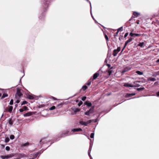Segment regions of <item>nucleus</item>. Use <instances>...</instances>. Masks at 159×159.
<instances>
[{"label":"nucleus","mask_w":159,"mask_h":159,"mask_svg":"<svg viewBox=\"0 0 159 159\" xmlns=\"http://www.w3.org/2000/svg\"><path fill=\"white\" fill-rule=\"evenodd\" d=\"M94 106L93 107L90 108V109L88 111L85 112V114L86 115L89 116L90 114L92 113L94 111Z\"/></svg>","instance_id":"1"},{"label":"nucleus","mask_w":159,"mask_h":159,"mask_svg":"<svg viewBox=\"0 0 159 159\" xmlns=\"http://www.w3.org/2000/svg\"><path fill=\"white\" fill-rule=\"evenodd\" d=\"M22 94L20 92V89L19 88L17 89V92L16 94V96L18 98L20 97Z\"/></svg>","instance_id":"2"},{"label":"nucleus","mask_w":159,"mask_h":159,"mask_svg":"<svg viewBox=\"0 0 159 159\" xmlns=\"http://www.w3.org/2000/svg\"><path fill=\"white\" fill-rule=\"evenodd\" d=\"M13 156V155H12V154H10L5 156H1L0 157L2 159H8L12 157Z\"/></svg>","instance_id":"3"},{"label":"nucleus","mask_w":159,"mask_h":159,"mask_svg":"<svg viewBox=\"0 0 159 159\" xmlns=\"http://www.w3.org/2000/svg\"><path fill=\"white\" fill-rule=\"evenodd\" d=\"M114 68V67H112L108 70V72L109 73V75H110L113 72V71L112 70V69Z\"/></svg>","instance_id":"4"},{"label":"nucleus","mask_w":159,"mask_h":159,"mask_svg":"<svg viewBox=\"0 0 159 159\" xmlns=\"http://www.w3.org/2000/svg\"><path fill=\"white\" fill-rule=\"evenodd\" d=\"M82 129H81L80 128H77V129H74L72 130V131L73 132H77L79 131H82Z\"/></svg>","instance_id":"5"},{"label":"nucleus","mask_w":159,"mask_h":159,"mask_svg":"<svg viewBox=\"0 0 159 159\" xmlns=\"http://www.w3.org/2000/svg\"><path fill=\"white\" fill-rule=\"evenodd\" d=\"M145 43L144 42H140L139 43V44H138L137 46H140L141 48H143L145 45Z\"/></svg>","instance_id":"6"},{"label":"nucleus","mask_w":159,"mask_h":159,"mask_svg":"<svg viewBox=\"0 0 159 159\" xmlns=\"http://www.w3.org/2000/svg\"><path fill=\"white\" fill-rule=\"evenodd\" d=\"M130 70V68L129 67H127L124 68L122 72L123 73H124L128 70Z\"/></svg>","instance_id":"7"},{"label":"nucleus","mask_w":159,"mask_h":159,"mask_svg":"<svg viewBox=\"0 0 159 159\" xmlns=\"http://www.w3.org/2000/svg\"><path fill=\"white\" fill-rule=\"evenodd\" d=\"M79 123L80 124H81L82 125H83L85 126L87 125V123H86V122L83 121L81 120H80Z\"/></svg>","instance_id":"8"},{"label":"nucleus","mask_w":159,"mask_h":159,"mask_svg":"<svg viewBox=\"0 0 159 159\" xmlns=\"http://www.w3.org/2000/svg\"><path fill=\"white\" fill-rule=\"evenodd\" d=\"M148 81H155L156 80V79L152 78V77H149L148 78Z\"/></svg>","instance_id":"9"},{"label":"nucleus","mask_w":159,"mask_h":159,"mask_svg":"<svg viewBox=\"0 0 159 159\" xmlns=\"http://www.w3.org/2000/svg\"><path fill=\"white\" fill-rule=\"evenodd\" d=\"M133 39V38H132L130 37L129 39L125 43V46H126L127 45L129 42H130Z\"/></svg>","instance_id":"10"},{"label":"nucleus","mask_w":159,"mask_h":159,"mask_svg":"<svg viewBox=\"0 0 159 159\" xmlns=\"http://www.w3.org/2000/svg\"><path fill=\"white\" fill-rule=\"evenodd\" d=\"M32 115V113L31 112H28L27 113L24 114L23 116H31Z\"/></svg>","instance_id":"11"},{"label":"nucleus","mask_w":159,"mask_h":159,"mask_svg":"<svg viewBox=\"0 0 159 159\" xmlns=\"http://www.w3.org/2000/svg\"><path fill=\"white\" fill-rule=\"evenodd\" d=\"M99 75V74L97 73L94 74L93 75V79H92L93 80H94L96 79L98 77V76Z\"/></svg>","instance_id":"12"},{"label":"nucleus","mask_w":159,"mask_h":159,"mask_svg":"<svg viewBox=\"0 0 159 159\" xmlns=\"http://www.w3.org/2000/svg\"><path fill=\"white\" fill-rule=\"evenodd\" d=\"M85 105H86L88 107H90L92 106V103L90 102H85Z\"/></svg>","instance_id":"13"},{"label":"nucleus","mask_w":159,"mask_h":159,"mask_svg":"<svg viewBox=\"0 0 159 159\" xmlns=\"http://www.w3.org/2000/svg\"><path fill=\"white\" fill-rule=\"evenodd\" d=\"M124 86L125 87H134L133 85L130 84H128V83H126V84H125L124 85Z\"/></svg>","instance_id":"14"},{"label":"nucleus","mask_w":159,"mask_h":159,"mask_svg":"<svg viewBox=\"0 0 159 159\" xmlns=\"http://www.w3.org/2000/svg\"><path fill=\"white\" fill-rule=\"evenodd\" d=\"M13 109V107L11 106L9 107L8 108V111L10 113H11Z\"/></svg>","instance_id":"15"},{"label":"nucleus","mask_w":159,"mask_h":159,"mask_svg":"<svg viewBox=\"0 0 159 159\" xmlns=\"http://www.w3.org/2000/svg\"><path fill=\"white\" fill-rule=\"evenodd\" d=\"M69 131L68 130H66L65 132H64V133H62V134L61 135L60 137H64L65 136L64 135H65L66 134H67L69 133Z\"/></svg>","instance_id":"16"},{"label":"nucleus","mask_w":159,"mask_h":159,"mask_svg":"<svg viewBox=\"0 0 159 159\" xmlns=\"http://www.w3.org/2000/svg\"><path fill=\"white\" fill-rule=\"evenodd\" d=\"M118 52V51H117L115 49L113 51V54L114 56L115 57L116 56L117 53Z\"/></svg>","instance_id":"17"},{"label":"nucleus","mask_w":159,"mask_h":159,"mask_svg":"<svg viewBox=\"0 0 159 159\" xmlns=\"http://www.w3.org/2000/svg\"><path fill=\"white\" fill-rule=\"evenodd\" d=\"M92 81H93L92 79H90L87 82L86 84L88 85H90L91 84V83Z\"/></svg>","instance_id":"18"},{"label":"nucleus","mask_w":159,"mask_h":159,"mask_svg":"<svg viewBox=\"0 0 159 159\" xmlns=\"http://www.w3.org/2000/svg\"><path fill=\"white\" fill-rule=\"evenodd\" d=\"M29 145V143L28 142H27L24 144H23L21 145V146L22 147H25V146H28Z\"/></svg>","instance_id":"19"},{"label":"nucleus","mask_w":159,"mask_h":159,"mask_svg":"<svg viewBox=\"0 0 159 159\" xmlns=\"http://www.w3.org/2000/svg\"><path fill=\"white\" fill-rule=\"evenodd\" d=\"M138 82H139V81H136L135 82H134V87H139L140 85L137 84V83Z\"/></svg>","instance_id":"20"},{"label":"nucleus","mask_w":159,"mask_h":159,"mask_svg":"<svg viewBox=\"0 0 159 159\" xmlns=\"http://www.w3.org/2000/svg\"><path fill=\"white\" fill-rule=\"evenodd\" d=\"M139 13L136 12H134L133 13V15L135 17H137L139 15Z\"/></svg>","instance_id":"21"},{"label":"nucleus","mask_w":159,"mask_h":159,"mask_svg":"<svg viewBox=\"0 0 159 159\" xmlns=\"http://www.w3.org/2000/svg\"><path fill=\"white\" fill-rule=\"evenodd\" d=\"M8 96V94L4 93L3 94L1 99H2L6 97H7Z\"/></svg>","instance_id":"22"},{"label":"nucleus","mask_w":159,"mask_h":159,"mask_svg":"<svg viewBox=\"0 0 159 159\" xmlns=\"http://www.w3.org/2000/svg\"><path fill=\"white\" fill-rule=\"evenodd\" d=\"M135 95V93H130V94H127L126 95V97H129L131 96H134Z\"/></svg>","instance_id":"23"},{"label":"nucleus","mask_w":159,"mask_h":159,"mask_svg":"<svg viewBox=\"0 0 159 159\" xmlns=\"http://www.w3.org/2000/svg\"><path fill=\"white\" fill-rule=\"evenodd\" d=\"M136 73L139 75H142L143 74V72H141L139 71H136Z\"/></svg>","instance_id":"24"},{"label":"nucleus","mask_w":159,"mask_h":159,"mask_svg":"<svg viewBox=\"0 0 159 159\" xmlns=\"http://www.w3.org/2000/svg\"><path fill=\"white\" fill-rule=\"evenodd\" d=\"M73 110L75 112H76L79 111H80V110L79 108H76L75 110Z\"/></svg>","instance_id":"25"},{"label":"nucleus","mask_w":159,"mask_h":159,"mask_svg":"<svg viewBox=\"0 0 159 159\" xmlns=\"http://www.w3.org/2000/svg\"><path fill=\"white\" fill-rule=\"evenodd\" d=\"M9 123L10 125H12L13 124V121L11 120H9Z\"/></svg>","instance_id":"26"},{"label":"nucleus","mask_w":159,"mask_h":159,"mask_svg":"<svg viewBox=\"0 0 159 159\" xmlns=\"http://www.w3.org/2000/svg\"><path fill=\"white\" fill-rule=\"evenodd\" d=\"M10 140V139H9L8 137H7L5 138V142L6 143H7L8 142H9V141Z\"/></svg>","instance_id":"27"},{"label":"nucleus","mask_w":159,"mask_h":159,"mask_svg":"<svg viewBox=\"0 0 159 159\" xmlns=\"http://www.w3.org/2000/svg\"><path fill=\"white\" fill-rule=\"evenodd\" d=\"M87 88V87L86 85H84V86H83L82 89L84 91L85 89H86Z\"/></svg>","instance_id":"28"},{"label":"nucleus","mask_w":159,"mask_h":159,"mask_svg":"<svg viewBox=\"0 0 159 159\" xmlns=\"http://www.w3.org/2000/svg\"><path fill=\"white\" fill-rule=\"evenodd\" d=\"M123 30V27H121L117 29V31H118V32H119L120 30L122 31Z\"/></svg>","instance_id":"29"},{"label":"nucleus","mask_w":159,"mask_h":159,"mask_svg":"<svg viewBox=\"0 0 159 159\" xmlns=\"http://www.w3.org/2000/svg\"><path fill=\"white\" fill-rule=\"evenodd\" d=\"M93 120H89L87 121L86 122V123H87V125L88 124H90V123H91V122L92 121H93Z\"/></svg>","instance_id":"30"},{"label":"nucleus","mask_w":159,"mask_h":159,"mask_svg":"<svg viewBox=\"0 0 159 159\" xmlns=\"http://www.w3.org/2000/svg\"><path fill=\"white\" fill-rule=\"evenodd\" d=\"M15 138V136L13 135H11L10 136V139H13Z\"/></svg>","instance_id":"31"},{"label":"nucleus","mask_w":159,"mask_h":159,"mask_svg":"<svg viewBox=\"0 0 159 159\" xmlns=\"http://www.w3.org/2000/svg\"><path fill=\"white\" fill-rule=\"evenodd\" d=\"M55 109V106H53L52 107H51L50 108H49V110H53L54 109Z\"/></svg>","instance_id":"32"},{"label":"nucleus","mask_w":159,"mask_h":159,"mask_svg":"<svg viewBox=\"0 0 159 159\" xmlns=\"http://www.w3.org/2000/svg\"><path fill=\"white\" fill-rule=\"evenodd\" d=\"M25 155L23 154H20L19 155V157L20 158L22 157H24Z\"/></svg>","instance_id":"33"},{"label":"nucleus","mask_w":159,"mask_h":159,"mask_svg":"<svg viewBox=\"0 0 159 159\" xmlns=\"http://www.w3.org/2000/svg\"><path fill=\"white\" fill-rule=\"evenodd\" d=\"M83 104V102L82 101H80V102L78 103V106L79 107H80L81 105L82 104Z\"/></svg>","instance_id":"34"},{"label":"nucleus","mask_w":159,"mask_h":159,"mask_svg":"<svg viewBox=\"0 0 159 159\" xmlns=\"http://www.w3.org/2000/svg\"><path fill=\"white\" fill-rule=\"evenodd\" d=\"M144 89V88H140L137 89V90L138 91L142 90Z\"/></svg>","instance_id":"35"},{"label":"nucleus","mask_w":159,"mask_h":159,"mask_svg":"<svg viewBox=\"0 0 159 159\" xmlns=\"http://www.w3.org/2000/svg\"><path fill=\"white\" fill-rule=\"evenodd\" d=\"M6 150L7 151H9L10 150V148L9 146H7L6 148Z\"/></svg>","instance_id":"36"},{"label":"nucleus","mask_w":159,"mask_h":159,"mask_svg":"<svg viewBox=\"0 0 159 159\" xmlns=\"http://www.w3.org/2000/svg\"><path fill=\"white\" fill-rule=\"evenodd\" d=\"M13 103V99H11L10 101V104L12 105Z\"/></svg>","instance_id":"37"},{"label":"nucleus","mask_w":159,"mask_h":159,"mask_svg":"<svg viewBox=\"0 0 159 159\" xmlns=\"http://www.w3.org/2000/svg\"><path fill=\"white\" fill-rule=\"evenodd\" d=\"M94 133H92L90 135V137L92 138H93L94 137Z\"/></svg>","instance_id":"38"},{"label":"nucleus","mask_w":159,"mask_h":159,"mask_svg":"<svg viewBox=\"0 0 159 159\" xmlns=\"http://www.w3.org/2000/svg\"><path fill=\"white\" fill-rule=\"evenodd\" d=\"M141 34H135L134 35L136 36H141Z\"/></svg>","instance_id":"39"},{"label":"nucleus","mask_w":159,"mask_h":159,"mask_svg":"<svg viewBox=\"0 0 159 159\" xmlns=\"http://www.w3.org/2000/svg\"><path fill=\"white\" fill-rule=\"evenodd\" d=\"M86 97L84 96L82 97V98H81V99L82 101H84L86 99Z\"/></svg>","instance_id":"40"},{"label":"nucleus","mask_w":159,"mask_h":159,"mask_svg":"<svg viewBox=\"0 0 159 159\" xmlns=\"http://www.w3.org/2000/svg\"><path fill=\"white\" fill-rule=\"evenodd\" d=\"M45 138H43V139H42L41 141H40V142L41 143H43L44 142V141H45Z\"/></svg>","instance_id":"41"},{"label":"nucleus","mask_w":159,"mask_h":159,"mask_svg":"<svg viewBox=\"0 0 159 159\" xmlns=\"http://www.w3.org/2000/svg\"><path fill=\"white\" fill-rule=\"evenodd\" d=\"M34 97L32 96L29 95V98L30 99H32L34 98Z\"/></svg>","instance_id":"42"},{"label":"nucleus","mask_w":159,"mask_h":159,"mask_svg":"<svg viewBox=\"0 0 159 159\" xmlns=\"http://www.w3.org/2000/svg\"><path fill=\"white\" fill-rule=\"evenodd\" d=\"M105 37L107 41H108V37L107 35L105 34Z\"/></svg>","instance_id":"43"},{"label":"nucleus","mask_w":159,"mask_h":159,"mask_svg":"<svg viewBox=\"0 0 159 159\" xmlns=\"http://www.w3.org/2000/svg\"><path fill=\"white\" fill-rule=\"evenodd\" d=\"M27 103V102L26 101H23L22 102V103H21V105H23L25 104H26Z\"/></svg>","instance_id":"44"},{"label":"nucleus","mask_w":159,"mask_h":159,"mask_svg":"<svg viewBox=\"0 0 159 159\" xmlns=\"http://www.w3.org/2000/svg\"><path fill=\"white\" fill-rule=\"evenodd\" d=\"M134 34H134L133 33H132V32H131L130 33V34H129V35L131 36V37H132L134 35Z\"/></svg>","instance_id":"45"},{"label":"nucleus","mask_w":159,"mask_h":159,"mask_svg":"<svg viewBox=\"0 0 159 159\" xmlns=\"http://www.w3.org/2000/svg\"><path fill=\"white\" fill-rule=\"evenodd\" d=\"M116 50L119 52L120 50V47H118L117 49H116Z\"/></svg>","instance_id":"46"},{"label":"nucleus","mask_w":159,"mask_h":159,"mask_svg":"<svg viewBox=\"0 0 159 159\" xmlns=\"http://www.w3.org/2000/svg\"><path fill=\"white\" fill-rule=\"evenodd\" d=\"M154 73L157 74V75H159V71L155 72Z\"/></svg>","instance_id":"47"},{"label":"nucleus","mask_w":159,"mask_h":159,"mask_svg":"<svg viewBox=\"0 0 159 159\" xmlns=\"http://www.w3.org/2000/svg\"><path fill=\"white\" fill-rule=\"evenodd\" d=\"M128 33H126L125 35H124V37L125 38H126L128 35Z\"/></svg>","instance_id":"48"},{"label":"nucleus","mask_w":159,"mask_h":159,"mask_svg":"<svg viewBox=\"0 0 159 159\" xmlns=\"http://www.w3.org/2000/svg\"><path fill=\"white\" fill-rule=\"evenodd\" d=\"M24 110L22 108H20L19 109V111L20 112H22L24 111Z\"/></svg>","instance_id":"49"},{"label":"nucleus","mask_w":159,"mask_h":159,"mask_svg":"<svg viewBox=\"0 0 159 159\" xmlns=\"http://www.w3.org/2000/svg\"><path fill=\"white\" fill-rule=\"evenodd\" d=\"M154 84L155 85H157L158 84V82H155Z\"/></svg>","instance_id":"50"},{"label":"nucleus","mask_w":159,"mask_h":159,"mask_svg":"<svg viewBox=\"0 0 159 159\" xmlns=\"http://www.w3.org/2000/svg\"><path fill=\"white\" fill-rule=\"evenodd\" d=\"M24 107V110H26L27 109V107L25 106L23 107Z\"/></svg>","instance_id":"51"},{"label":"nucleus","mask_w":159,"mask_h":159,"mask_svg":"<svg viewBox=\"0 0 159 159\" xmlns=\"http://www.w3.org/2000/svg\"><path fill=\"white\" fill-rule=\"evenodd\" d=\"M157 76V75L156 74H153L152 75V76H153V77H156Z\"/></svg>","instance_id":"52"},{"label":"nucleus","mask_w":159,"mask_h":159,"mask_svg":"<svg viewBox=\"0 0 159 159\" xmlns=\"http://www.w3.org/2000/svg\"><path fill=\"white\" fill-rule=\"evenodd\" d=\"M119 32H118V31H117V32L116 33V34L115 35V36H116L117 35Z\"/></svg>","instance_id":"53"},{"label":"nucleus","mask_w":159,"mask_h":159,"mask_svg":"<svg viewBox=\"0 0 159 159\" xmlns=\"http://www.w3.org/2000/svg\"><path fill=\"white\" fill-rule=\"evenodd\" d=\"M107 66L109 68V67H111V65H110V64H107Z\"/></svg>","instance_id":"54"},{"label":"nucleus","mask_w":159,"mask_h":159,"mask_svg":"<svg viewBox=\"0 0 159 159\" xmlns=\"http://www.w3.org/2000/svg\"><path fill=\"white\" fill-rule=\"evenodd\" d=\"M20 101L19 100H17L16 101V103H19Z\"/></svg>","instance_id":"55"},{"label":"nucleus","mask_w":159,"mask_h":159,"mask_svg":"<svg viewBox=\"0 0 159 159\" xmlns=\"http://www.w3.org/2000/svg\"><path fill=\"white\" fill-rule=\"evenodd\" d=\"M126 46H125H125H124V47L123 48V49H122L121 52L123 51L124 50V49H125V47H126Z\"/></svg>","instance_id":"56"},{"label":"nucleus","mask_w":159,"mask_h":159,"mask_svg":"<svg viewBox=\"0 0 159 159\" xmlns=\"http://www.w3.org/2000/svg\"><path fill=\"white\" fill-rule=\"evenodd\" d=\"M61 105H62V104H59V105H57V107H59V106H61Z\"/></svg>","instance_id":"57"},{"label":"nucleus","mask_w":159,"mask_h":159,"mask_svg":"<svg viewBox=\"0 0 159 159\" xmlns=\"http://www.w3.org/2000/svg\"><path fill=\"white\" fill-rule=\"evenodd\" d=\"M139 20H138L136 21V23L137 24H139Z\"/></svg>","instance_id":"58"},{"label":"nucleus","mask_w":159,"mask_h":159,"mask_svg":"<svg viewBox=\"0 0 159 159\" xmlns=\"http://www.w3.org/2000/svg\"><path fill=\"white\" fill-rule=\"evenodd\" d=\"M52 98L54 100H56V98H55L54 97H52Z\"/></svg>","instance_id":"59"},{"label":"nucleus","mask_w":159,"mask_h":159,"mask_svg":"<svg viewBox=\"0 0 159 159\" xmlns=\"http://www.w3.org/2000/svg\"><path fill=\"white\" fill-rule=\"evenodd\" d=\"M156 62H159V59Z\"/></svg>","instance_id":"60"},{"label":"nucleus","mask_w":159,"mask_h":159,"mask_svg":"<svg viewBox=\"0 0 159 159\" xmlns=\"http://www.w3.org/2000/svg\"><path fill=\"white\" fill-rule=\"evenodd\" d=\"M157 95L158 96H159V92L157 93Z\"/></svg>","instance_id":"61"},{"label":"nucleus","mask_w":159,"mask_h":159,"mask_svg":"<svg viewBox=\"0 0 159 159\" xmlns=\"http://www.w3.org/2000/svg\"><path fill=\"white\" fill-rule=\"evenodd\" d=\"M18 106V105L17 104H16L15 105V107H16Z\"/></svg>","instance_id":"62"},{"label":"nucleus","mask_w":159,"mask_h":159,"mask_svg":"<svg viewBox=\"0 0 159 159\" xmlns=\"http://www.w3.org/2000/svg\"><path fill=\"white\" fill-rule=\"evenodd\" d=\"M2 147L3 148H4V145H2Z\"/></svg>","instance_id":"63"},{"label":"nucleus","mask_w":159,"mask_h":159,"mask_svg":"<svg viewBox=\"0 0 159 159\" xmlns=\"http://www.w3.org/2000/svg\"><path fill=\"white\" fill-rule=\"evenodd\" d=\"M2 94L0 93V97L1 96Z\"/></svg>","instance_id":"64"}]
</instances>
